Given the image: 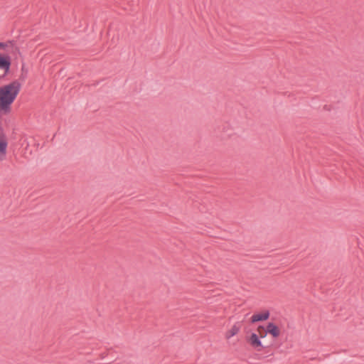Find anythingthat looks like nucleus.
<instances>
[{
    "label": "nucleus",
    "mask_w": 364,
    "mask_h": 364,
    "mask_svg": "<svg viewBox=\"0 0 364 364\" xmlns=\"http://www.w3.org/2000/svg\"><path fill=\"white\" fill-rule=\"evenodd\" d=\"M10 67V60L8 56L0 55V69L8 71Z\"/></svg>",
    "instance_id": "obj_7"
},
{
    "label": "nucleus",
    "mask_w": 364,
    "mask_h": 364,
    "mask_svg": "<svg viewBox=\"0 0 364 364\" xmlns=\"http://www.w3.org/2000/svg\"><path fill=\"white\" fill-rule=\"evenodd\" d=\"M266 328L267 332L274 338L279 337L282 334L281 328L274 323H269Z\"/></svg>",
    "instance_id": "obj_4"
},
{
    "label": "nucleus",
    "mask_w": 364,
    "mask_h": 364,
    "mask_svg": "<svg viewBox=\"0 0 364 364\" xmlns=\"http://www.w3.org/2000/svg\"><path fill=\"white\" fill-rule=\"evenodd\" d=\"M8 139L4 136H0V162L6 159L8 154Z\"/></svg>",
    "instance_id": "obj_2"
},
{
    "label": "nucleus",
    "mask_w": 364,
    "mask_h": 364,
    "mask_svg": "<svg viewBox=\"0 0 364 364\" xmlns=\"http://www.w3.org/2000/svg\"><path fill=\"white\" fill-rule=\"evenodd\" d=\"M256 333H257V335H259V338H264L266 337L267 334L268 333L267 332V328L265 329L263 326H259L257 328V332Z\"/></svg>",
    "instance_id": "obj_8"
},
{
    "label": "nucleus",
    "mask_w": 364,
    "mask_h": 364,
    "mask_svg": "<svg viewBox=\"0 0 364 364\" xmlns=\"http://www.w3.org/2000/svg\"><path fill=\"white\" fill-rule=\"evenodd\" d=\"M4 48V43H0V49H1V48Z\"/></svg>",
    "instance_id": "obj_9"
},
{
    "label": "nucleus",
    "mask_w": 364,
    "mask_h": 364,
    "mask_svg": "<svg viewBox=\"0 0 364 364\" xmlns=\"http://www.w3.org/2000/svg\"><path fill=\"white\" fill-rule=\"evenodd\" d=\"M21 85L17 81L0 87V114H8L11 112V106L21 90Z\"/></svg>",
    "instance_id": "obj_1"
},
{
    "label": "nucleus",
    "mask_w": 364,
    "mask_h": 364,
    "mask_svg": "<svg viewBox=\"0 0 364 364\" xmlns=\"http://www.w3.org/2000/svg\"><path fill=\"white\" fill-rule=\"evenodd\" d=\"M240 324L239 323L232 325L229 330H228L225 334V338L227 340L230 339L232 337L238 333L240 330Z\"/></svg>",
    "instance_id": "obj_5"
},
{
    "label": "nucleus",
    "mask_w": 364,
    "mask_h": 364,
    "mask_svg": "<svg viewBox=\"0 0 364 364\" xmlns=\"http://www.w3.org/2000/svg\"><path fill=\"white\" fill-rule=\"evenodd\" d=\"M269 316V313L268 311H264L259 313L255 314L251 317L252 322H257L267 320Z\"/></svg>",
    "instance_id": "obj_6"
},
{
    "label": "nucleus",
    "mask_w": 364,
    "mask_h": 364,
    "mask_svg": "<svg viewBox=\"0 0 364 364\" xmlns=\"http://www.w3.org/2000/svg\"><path fill=\"white\" fill-rule=\"evenodd\" d=\"M249 344L257 350H261L263 348L262 343L259 338V335L256 333H252L247 338Z\"/></svg>",
    "instance_id": "obj_3"
}]
</instances>
